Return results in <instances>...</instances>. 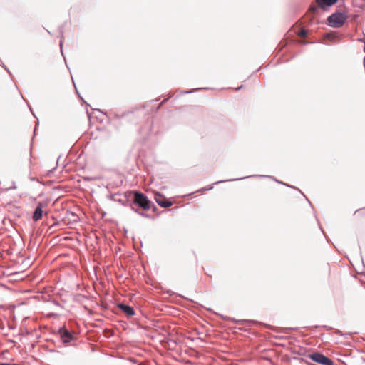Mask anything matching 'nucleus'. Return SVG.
Here are the masks:
<instances>
[{
    "label": "nucleus",
    "instance_id": "12",
    "mask_svg": "<svg viewBox=\"0 0 365 365\" xmlns=\"http://www.w3.org/2000/svg\"><path fill=\"white\" fill-rule=\"evenodd\" d=\"M327 37L330 38H334V34H327Z\"/></svg>",
    "mask_w": 365,
    "mask_h": 365
},
{
    "label": "nucleus",
    "instance_id": "14",
    "mask_svg": "<svg viewBox=\"0 0 365 365\" xmlns=\"http://www.w3.org/2000/svg\"><path fill=\"white\" fill-rule=\"evenodd\" d=\"M280 44H282V47H283V46H285V45H286L285 43H283V42H281V43H280Z\"/></svg>",
    "mask_w": 365,
    "mask_h": 365
},
{
    "label": "nucleus",
    "instance_id": "9",
    "mask_svg": "<svg viewBox=\"0 0 365 365\" xmlns=\"http://www.w3.org/2000/svg\"><path fill=\"white\" fill-rule=\"evenodd\" d=\"M354 215L359 219H365V207L356 210Z\"/></svg>",
    "mask_w": 365,
    "mask_h": 365
},
{
    "label": "nucleus",
    "instance_id": "2",
    "mask_svg": "<svg viewBox=\"0 0 365 365\" xmlns=\"http://www.w3.org/2000/svg\"><path fill=\"white\" fill-rule=\"evenodd\" d=\"M346 16L342 13H335L328 18V24L334 28L341 27L345 22Z\"/></svg>",
    "mask_w": 365,
    "mask_h": 365
},
{
    "label": "nucleus",
    "instance_id": "13",
    "mask_svg": "<svg viewBox=\"0 0 365 365\" xmlns=\"http://www.w3.org/2000/svg\"><path fill=\"white\" fill-rule=\"evenodd\" d=\"M299 43L302 44H306L307 42L306 41H299Z\"/></svg>",
    "mask_w": 365,
    "mask_h": 365
},
{
    "label": "nucleus",
    "instance_id": "5",
    "mask_svg": "<svg viewBox=\"0 0 365 365\" xmlns=\"http://www.w3.org/2000/svg\"><path fill=\"white\" fill-rule=\"evenodd\" d=\"M58 334L60 335L61 341L64 344H68L70 341H73L75 338V336L73 333L70 332L68 329L64 328L61 329L58 331Z\"/></svg>",
    "mask_w": 365,
    "mask_h": 365
},
{
    "label": "nucleus",
    "instance_id": "4",
    "mask_svg": "<svg viewBox=\"0 0 365 365\" xmlns=\"http://www.w3.org/2000/svg\"><path fill=\"white\" fill-rule=\"evenodd\" d=\"M154 199L156 202L162 207H169L173 205V202L159 192H155Z\"/></svg>",
    "mask_w": 365,
    "mask_h": 365
},
{
    "label": "nucleus",
    "instance_id": "10",
    "mask_svg": "<svg viewBox=\"0 0 365 365\" xmlns=\"http://www.w3.org/2000/svg\"><path fill=\"white\" fill-rule=\"evenodd\" d=\"M307 31L304 29H302L299 32H297V36L300 38H306L307 36Z\"/></svg>",
    "mask_w": 365,
    "mask_h": 365
},
{
    "label": "nucleus",
    "instance_id": "11",
    "mask_svg": "<svg viewBox=\"0 0 365 365\" xmlns=\"http://www.w3.org/2000/svg\"><path fill=\"white\" fill-rule=\"evenodd\" d=\"M317 10V7L315 5H312L308 11V14H314Z\"/></svg>",
    "mask_w": 365,
    "mask_h": 365
},
{
    "label": "nucleus",
    "instance_id": "3",
    "mask_svg": "<svg viewBox=\"0 0 365 365\" xmlns=\"http://www.w3.org/2000/svg\"><path fill=\"white\" fill-rule=\"evenodd\" d=\"M311 359L314 361L322 365H334V362L330 359L319 353L313 354L311 356Z\"/></svg>",
    "mask_w": 365,
    "mask_h": 365
},
{
    "label": "nucleus",
    "instance_id": "1",
    "mask_svg": "<svg viewBox=\"0 0 365 365\" xmlns=\"http://www.w3.org/2000/svg\"><path fill=\"white\" fill-rule=\"evenodd\" d=\"M133 202L144 210H149L151 208L152 202L143 193L135 192Z\"/></svg>",
    "mask_w": 365,
    "mask_h": 365
},
{
    "label": "nucleus",
    "instance_id": "8",
    "mask_svg": "<svg viewBox=\"0 0 365 365\" xmlns=\"http://www.w3.org/2000/svg\"><path fill=\"white\" fill-rule=\"evenodd\" d=\"M319 7L325 9L336 3L337 0H316Z\"/></svg>",
    "mask_w": 365,
    "mask_h": 365
},
{
    "label": "nucleus",
    "instance_id": "6",
    "mask_svg": "<svg viewBox=\"0 0 365 365\" xmlns=\"http://www.w3.org/2000/svg\"><path fill=\"white\" fill-rule=\"evenodd\" d=\"M47 206V204L44 202H40L38 204V206L36 207L34 215L32 216V219L34 221L37 222L40 220L42 218L43 213V208H46Z\"/></svg>",
    "mask_w": 365,
    "mask_h": 365
},
{
    "label": "nucleus",
    "instance_id": "7",
    "mask_svg": "<svg viewBox=\"0 0 365 365\" xmlns=\"http://www.w3.org/2000/svg\"><path fill=\"white\" fill-rule=\"evenodd\" d=\"M118 307L121 311H123L128 317H131L135 314V311L133 309V307H131L128 305H126L124 304H119L118 305Z\"/></svg>",
    "mask_w": 365,
    "mask_h": 365
}]
</instances>
